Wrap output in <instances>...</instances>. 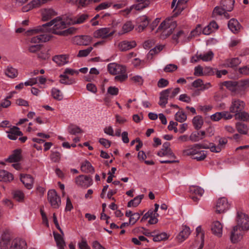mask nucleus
<instances>
[{"label":"nucleus","mask_w":249,"mask_h":249,"mask_svg":"<svg viewBox=\"0 0 249 249\" xmlns=\"http://www.w3.org/2000/svg\"><path fill=\"white\" fill-rule=\"evenodd\" d=\"M14 179L13 175L4 170H0V181L4 182H10Z\"/></svg>","instance_id":"nucleus-35"},{"label":"nucleus","mask_w":249,"mask_h":249,"mask_svg":"<svg viewBox=\"0 0 249 249\" xmlns=\"http://www.w3.org/2000/svg\"><path fill=\"white\" fill-rule=\"evenodd\" d=\"M236 129L239 133L242 134H246L247 133V126L241 123H237L236 124Z\"/></svg>","instance_id":"nucleus-55"},{"label":"nucleus","mask_w":249,"mask_h":249,"mask_svg":"<svg viewBox=\"0 0 249 249\" xmlns=\"http://www.w3.org/2000/svg\"><path fill=\"white\" fill-rule=\"evenodd\" d=\"M29 31V30H28L27 32H26V34L27 36H34L30 38V43L34 44H40L41 43L49 41L51 38V36L45 33L46 31L44 28H43L42 31L36 34H29V33H28Z\"/></svg>","instance_id":"nucleus-3"},{"label":"nucleus","mask_w":249,"mask_h":249,"mask_svg":"<svg viewBox=\"0 0 249 249\" xmlns=\"http://www.w3.org/2000/svg\"><path fill=\"white\" fill-rule=\"evenodd\" d=\"M53 61L59 66H62L69 62V56L66 54H60L54 56Z\"/></svg>","instance_id":"nucleus-29"},{"label":"nucleus","mask_w":249,"mask_h":249,"mask_svg":"<svg viewBox=\"0 0 249 249\" xmlns=\"http://www.w3.org/2000/svg\"><path fill=\"white\" fill-rule=\"evenodd\" d=\"M114 34V31L109 28H101L93 32L94 38L106 39L111 37Z\"/></svg>","instance_id":"nucleus-7"},{"label":"nucleus","mask_w":249,"mask_h":249,"mask_svg":"<svg viewBox=\"0 0 249 249\" xmlns=\"http://www.w3.org/2000/svg\"><path fill=\"white\" fill-rule=\"evenodd\" d=\"M107 69L110 74L116 75L126 71L124 66L116 63H109L107 66Z\"/></svg>","instance_id":"nucleus-15"},{"label":"nucleus","mask_w":249,"mask_h":249,"mask_svg":"<svg viewBox=\"0 0 249 249\" xmlns=\"http://www.w3.org/2000/svg\"><path fill=\"white\" fill-rule=\"evenodd\" d=\"M206 133L204 131L194 132L189 136V140L192 142H197L205 138Z\"/></svg>","instance_id":"nucleus-28"},{"label":"nucleus","mask_w":249,"mask_h":249,"mask_svg":"<svg viewBox=\"0 0 249 249\" xmlns=\"http://www.w3.org/2000/svg\"><path fill=\"white\" fill-rule=\"evenodd\" d=\"M228 142V140L225 138H221L218 141V144L215 145L213 143L208 144L209 148L212 152L219 153L224 149Z\"/></svg>","instance_id":"nucleus-14"},{"label":"nucleus","mask_w":249,"mask_h":249,"mask_svg":"<svg viewBox=\"0 0 249 249\" xmlns=\"http://www.w3.org/2000/svg\"><path fill=\"white\" fill-rule=\"evenodd\" d=\"M168 238V235L165 232H161L153 236V240L155 242H160Z\"/></svg>","instance_id":"nucleus-56"},{"label":"nucleus","mask_w":249,"mask_h":249,"mask_svg":"<svg viewBox=\"0 0 249 249\" xmlns=\"http://www.w3.org/2000/svg\"><path fill=\"white\" fill-rule=\"evenodd\" d=\"M204 192L203 189L198 186H191L190 188L191 197L195 202H197L199 200V197L203 195Z\"/></svg>","instance_id":"nucleus-19"},{"label":"nucleus","mask_w":249,"mask_h":249,"mask_svg":"<svg viewBox=\"0 0 249 249\" xmlns=\"http://www.w3.org/2000/svg\"><path fill=\"white\" fill-rule=\"evenodd\" d=\"M20 180L27 189L30 190L33 188L34 178L31 175L21 174L20 175Z\"/></svg>","instance_id":"nucleus-18"},{"label":"nucleus","mask_w":249,"mask_h":249,"mask_svg":"<svg viewBox=\"0 0 249 249\" xmlns=\"http://www.w3.org/2000/svg\"><path fill=\"white\" fill-rule=\"evenodd\" d=\"M21 159V150H15L13 154L6 159V161L9 162H17L19 161Z\"/></svg>","instance_id":"nucleus-33"},{"label":"nucleus","mask_w":249,"mask_h":249,"mask_svg":"<svg viewBox=\"0 0 249 249\" xmlns=\"http://www.w3.org/2000/svg\"><path fill=\"white\" fill-rule=\"evenodd\" d=\"M47 196L48 200L53 208L57 209L60 207L61 203V199L55 190H50Z\"/></svg>","instance_id":"nucleus-6"},{"label":"nucleus","mask_w":249,"mask_h":249,"mask_svg":"<svg viewBox=\"0 0 249 249\" xmlns=\"http://www.w3.org/2000/svg\"><path fill=\"white\" fill-rule=\"evenodd\" d=\"M89 18L88 13H80L75 16L68 17L67 22L71 25L81 24L86 22Z\"/></svg>","instance_id":"nucleus-4"},{"label":"nucleus","mask_w":249,"mask_h":249,"mask_svg":"<svg viewBox=\"0 0 249 249\" xmlns=\"http://www.w3.org/2000/svg\"><path fill=\"white\" fill-rule=\"evenodd\" d=\"M240 63V60L238 58L236 57L226 59L225 62V65L226 67L233 68L237 66Z\"/></svg>","instance_id":"nucleus-37"},{"label":"nucleus","mask_w":249,"mask_h":249,"mask_svg":"<svg viewBox=\"0 0 249 249\" xmlns=\"http://www.w3.org/2000/svg\"><path fill=\"white\" fill-rule=\"evenodd\" d=\"M222 85L231 92L236 93L237 82L234 81H225Z\"/></svg>","instance_id":"nucleus-41"},{"label":"nucleus","mask_w":249,"mask_h":249,"mask_svg":"<svg viewBox=\"0 0 249 249\" xmlns=\"http://www.w3.org/2000/svg\"><path fill=\"white\" fill-rule=\"evenodd\" d=\"M138 22H140V25L136 30L138 32H141L143 31V30L148 25L149 20L146 16H143L138 19Z\"/></svg>","instance_id":"nucleus-32"},{"label":"nucleus","mask_w":249,"mask_h":249,"mask_svg":"<svg viewBox=\"0 0 249 249\" xmlns=\"http://www.w3.org/2000/svg\"><path fill=\"white\" fill-rule=\"evenodd\" d=\"M189 0H178L175 8H174V11L177 10V12L180 13L184 8V5Z\"/></svg>","instance_id":"nucleus-53"},{"label":"nucleus","mask_w":249,"mask_h":249,"mask_svg":"<svg viewBox=\"0 0 249 249\" xmlns=\"http://www.w3.org/2000/svg\"><path fill=\"white\" fill-rule=\"evenodd\" d=\"M134 27V25L131 21H127L125 22L122 27V31L121 34H124L132 31Z\"/></svg>","instance_id":"nucleus-46"},{"label":"nucleus","mask_w":249,"mask_h":249,"mask_svg":"<svg viewBox=\"0 0 249 249\" xmlns=\"http://www.w3.org/2000/svg\"><path fill=\"white\" fill-rule=\"evenodd\" d=\"M188 32L183 30H179L174 33L172 36L173 43L177 44L180 42L183 43L190 40Z\"/></svg>","instance_id":"nucleus-9"},{"label":"nucleus","mask_w":249,"mask_h":249,"mask_svg":"<svg viewBox=\"0 0 249 249\" xmlns=\"http://www.w3.org/2000/svg\"><path fill=\"white\" fill-rule=\"evenodd\" d=\"M178 69V66L176 65L170 64L167 65L164 69V71L167 72H171L175 71Z\"/></svg>","instance_id":"nucleus-63"},{"label":"nucleus","mask_w":249,"mask_h":249,"mask_svg":"<svg viewBox=\"0 0 249 249\" xmlns=\"http://www.w3.org/2000/svg\"><path fill=\"white\" fill-rule=\"evenodd\" d=\"M193 124L196 129H200L203 124L201 117L199 116L195 117L193 119Z\"/></svg>","instance_id":"nucleus-47"},{"label":"nucleus","mask_w":249,"mask_h":249,"mask_svg":"<svg viewBox=\"0 0 249 249\" xmlns=\"http://www.w3.org/2000/svg\"><path fill=\"white\" fill-rule=\"evenodd\" d=\"M13 198L18 202H23L24 200L25 195L23 192L20 190H16L13 192Z\"/></svg>","instance_id":"nucleus-45"},{"label":"nucleus","mask_w":249,"mask_h":249,"mask_svg":"<svg viewBox=\"0 0 249 249\" xmlns=\"http://www.w3.org/2000/svg\"><path fill=\"white\" fill-rule=\"evenodd\" d=\"M211 230L214 235L221 237L222 235L223 225L219 221H215L211 225Z\"/></svg>","instance_id":"nucleus-22"},{"label":"nucleus","mask_w":249,"mask_h":249,"mask_svg":"<svg viewBox=\"0 0 249 249\" xmlns=\"http://www.w3.org/2000/svg\"><path fill=\"white\" fill-rule=\"evenodd\" d=\"M54 238L59 249H64L65 243L62 236L58 233L53 232Z\"/></svg>","instance_id":"nucleus-38"},{"label":"nucleus","mask_w":249,"mask_h":249,"mask_svg":"<svg viewBox=\"0 0 249 249\" xmlns=\"http://www.w3.org/2000/svg\"><path fill=\"white\" fill-rule=\"evenodd\" d=\"M143 198V195H141L136 196L133 199L131 200L127 203L128 207H136L141 202L142 199Z\"/></svg>","instance_id":"nucleus-40"},{"label":"nucleus","mask_w":249,"mask_h":249,"mask_svg":"<svg viewBox=\"0 0 249 249\" xmlns=\"http://www.w3.org/2000/svg\"><path fill=\"white\" fill-rule=\"evenodd\" d=\"M8 138L12 140H16L18 137L22 135V133L20 131L19 128L17 126H13L9 131H7Z\"/></svg>","instance_id":"nucleus-26"},{"label":"nucleus","mask_w":249,"mask_h":249,"mask_svg":"<svg viewBox=\"0 0 249 249\" xmlns=\"http://www.w3.org/2000/svg\"><path fill=\"white\" fill-rule=\"evenodd\" d=\"M81 170L83 172L86 173H93L94 172L93 167L90 162L87 160L82 163L81 166Z\"/></svg>","instance_id":"nucleus-39"},{"label":"nucleus","mask_w":249,"mask_h":249,"mask_svg":"<svg viewBox=\"0 0 249 249\" xmlns=\"http://www.w3.org/2000/svg\"><path fill=\"white\" fill-rule=\"evenodd\" d=\"M164 48V45H159L151 49L147 55L148 59H152L154 55L160 52Z\"/></svg>","instance_id":"nucleus-42"},{"label":"nucleus","mask_w":249,"mask_h":249,"mask_svg":"<svg viewBox=\"0 0 249 249\" xmlns=\"http://www.w3.org/2000/svg\"><path fill=\"white\" fill-rule=\"evenodd\" d=\"M27 244L25 240L20 238L13 240L9 249H26Z\"/></svg>","instance_id":"nucleus-23"},{"label":"nucleus","mask_w":249,"mask_h":249,"mask_svg":"<svg viewBox=\"0 0 249 249\" xmlns=\"http://www.w3.org/2000/svg\"><path fill=\"white\" fill-rule=\"evenodd\" d=\"M170 92V89H166L160 92L159 105L162 107H165L166 105L167 104L168 100L170 98L169 94Z\"/></svg>","instance_id":"nucleus-21"},{"label":"nucleus","mask_w":249,"mask_h":249,"mask_svg":"<svg viewBox=\"0 0 249 249\" xmlns=\"http://www.w3.org/2000/svg\"><path fill=\"white\" fill-rule=\"evenodd\" d=\"M170 144L168 142H164L162 148L158 152L157 155L160 157H167L175 159L176 156L170 147Z\"/></svg>","instance_id":"nucleus-13"},{"label":"nucleus","mask_w":249,"mask_h":249,"mask_svg":"<svg viewBox=\"0 0 249 249\" xmlns=\"http://www.w3.org/2000/svg\"><path fill=\"white\" fill-rule=\"evenodd\" d=\"M61 158V155L58 152H53L50 156L51 160L53 162H58Z\"/></svg>","instance_id":"nucleus-60"},{"label":"nucleus","mask_w":249,"mask_h":249,"mask_svg":"<svg viewBox=\"0 0 249 249\" xmlns=\"http://www.w3.org/2000/svg\"><path fill=\"white\" fill-rule=\"evenodd\" d=\"M128 78L127 74L126 71L124 72L120 73V74L116 75L114 79L117 82H123L125 81Z\"/></svg>","instance_id":"nucleus-57"},{"label":"nucleus","mask_w":249,"mask_h":249,"mask_svg":"<svg viewBox=\"0 0 249 249\" xmlns=\"http://www.w3.org/2000/svg\"><path fill=\"white\" fill-rule=\"evenodd\" d=\"M75 183L79 187L87 188L92 184L93 181L89 176L80 175L75 178Z\"/></svg>","instance_id":"nucleus-10"},{"label":"nucleus","mask_w":249,"mask_h":249,"mask_svg":"<svg viewBox=\"0 0 249 249\" xmlns=\"http://www.w3.org/2000/svg\"><path fill=\"white\" fill-rule=\"evenodd\" d=\"M206 155L207 152L206 151L200 150L192 158L197 161H201L204 160L206 158Z\"/></svg>","instance_id":"nucleus-48"},{"label":"nucleus","mask_w":249,"mask_h":249,"mask_svg":"<svg viewBox=\"0 0 249 249\" xmlns=\"http://www.w3.org/2000/svg\"><path fill=\"white\" fill-rule=\"evenodd\" d=\"M68 132L72 135L83 133V130L78 126L74 124H70L68 127Z\"/></svg>","instance_id":"nucleus-44"},{"label":"nucleus","mask_w":249,"mask_h":249,"mask_svg":"<svg viewBox=\"0 0 249 249\" xmlns=\"http://www.w3.org/2000/svg\"><path fill=\"white\" fill-rule=\"evenodd\" d=\"M93 48L92 47H89L85 50H80L79 51L78 54L77 56L78 57H86L88 56L89 53L92 50Z\"/></svg>","instance_id":"nucleus-59"},{"label":"nucleus","mask_w":249,"mask_h":249,"mask_svg":"<svg viewBox=\"0 0 249 249\" xmlns=\"http://www.w3.org/2000/svg\"><path fill=\"white\" fill-rule=\"evenodd\" d=\"M42 19L47 21L56 15L55 12L52 9L45 8L41 10Z\"/></svg>","instance_id":"nucleus-27"},{"label":"nucleus","mask_w":249,"mask_h":249,"mask_svg":"<svg viewBox=\"0 0 249 249\" xmlns=\"http://www.w3.org/2000/svg\"><path fill=\"white\" fill-rule=\"evenodd\" d=\"M190 233L191 231L190 228L186 226H183L182 230L179 232L177 238L179 242L181 243L189 237Z\"/></svg>","instance_id":"nucleus-24"},{"label":"nucleus","mask_w":249,"mask_h":249,"mask_svg":"<svg viewBox=\"0 0 249 249\" xmlns=\"http://www.w3.org/2000/svg\"><path fill=\"white\" fill-rule=\"evenodd\" d=\"M136 3L132 5L136 10H142L147 7L150 4L151 0H136Z\"/></svg>","instance_id":"nucleus-30"},{"label":"nucleus","mask_w":249,"mask_h":249,"mask_svg":"<svg viewBox=\"0 0 249 249\" xmlns=\"http://www.w3.org/2000/svg\"><path fill=\"white\" fill-rule=\"evenodd\" d=\"M92 40V37L88 35L77 36L72 39L73 42L78 45H88Z\"/></svg>","instance_id":"nucleus-16"},{"label":"nucleus","mask_w":249,"mask_h":249,"mask_svg":"<svg viewBox=\"0 0 249 249\" xmlns=\"http://www.w3.org/2000/svg\"><path fill=\"white\" fill-rule=\"evenodd\" d=\"M60 17H57L51 21L46 23L42 26L36 27L34 29L29 30L28 33L31 34H36L43 31V28L46 31H49L54 34L66 36L72 33V29L69 28L63 31H60L67 27V24Z\"/></svg>","instance_id":"nucleus-1"},{"label":"nucleus","mask_w":249,"mask_h":249,"mask_svg":"<svg viewBox=\"0 0 249 249\" xmlns=\"http://www.w3.org/2000/svg\"><path fill=\"white\" fill-rule=\"evenodd\" d=\"M52 95L54 99L57 100H61L63 98L61 91L56 88H53L52 89Z\"/></svg>","instance_id":"nucleus-52"},{"label":"nucleus","mask_w":249,"mask_h":249,"mask_svg":"<svg viewBox=\"0 0 249 249\" xmlns=\"http://www.w3.org/2000/svg\"><path fill=\"white\" fill-rule=\"evenodd\" d=\"M235 117L243 121L249 120V114L245 111H240L235 115Z\"/></svg>","instance_id":"nucleus-51"},{"label":"nucleus","mask_w":249,"mask_h":249,"mask_svg":"<svg viewBox=\"0 0 249 249\" xmlns=\"http://www.w3.org/2000/svg\"><path fill=\"white\" fill-rule=\"evenodd\" d=\"M129 80L132 83L138 86H142L144 81L142 77L139 75L130 76Z\"/></svg>","instance_id":"nucleus-43"},{"label":"nucleus","mask_w":249,"mask_h":249,"mask_svg":"<svg viewBox=\"0 0 249 249\" xmlns=\"http://www.w3.org/2000/svg\"><path fill=\"white\" fill-rule=\"evenodd\" d=\"M176 21L168 18L163 21L158 28V31L161 32V37L166 38L170 36L176 28Z\"/></svg>","instance_id":"nucleus-2"},{"label":"nucleus","mask_w":249,"mask_h":249,"mask_svg":"<svg viewBox=\"0 0 249 249\" xmlns=\"http://www.w3.org/2000/svg\"><path fill=\"white\" fill-rule=\"evenodd\" d=\"M237 228L244 231L249 230V217L243 213H238L237 218Z\"/></svg>","instance_id":"nucleus-5"},{"label":"nucleus","mask_w":249,"mask_h":249,"mask_svg":"<svg viewBox=\"0 0 249 249\" xmlns=\"http://www.w3.org/2000/svg\"><path fill=\"white\" fill-rule=\"evenodd\" d=\"M245 107V103L238 99L232 100L229 108L230 112L234 113L235 115L243 110Z\"/></svg>","instance_id":"nucleus-11"},{"label":"nucleus","mask_w":249,"mask_h":249,"mask_svg":"<svg viewBox=\"0 0 249 249\" xmlns=\"http://www.w3.org/2000/svg\"><path fill=\"white\" fill-rule=\"evenodd\" d=\"M228 27L233 33H236L240 30L241 26L237 20L232 18L228 22Z\"/></svg>","instance_id":"nucleus-34"},{"label":"nucleus","mask_w":249,"mask_h":249,"mask_svg":"<svg viewBox=\"0 0 249 249\" xmlns=\"http://www.w3.org/2000/svg\"><path fill=\"white\" fill-rule=\"evenodd\" d=\"M201 148L209 149L208 144L205 143L195 144L188 147L186 149L183 150V152L184 154L187 156H191L193 157L194 155L196 154Z\"/></svg>","instance_id":"nucleus-8"},{"label":"nucleus","mask_w":249,"mask_h":249,"mask_svg":"<svg viewBox=\"0 0 249 249\" xmlns=\"http://www.w3.org/2000/svg\"><path fill=\"white\" fill-rule=\"evenodd\" d=\"M213 53L212 51H209L205 53L199 54V58L204 61H209L212 59Z\"/></svg>","instance_id":"nucleus-50"},{"label":"nucleus","mask_w":249,"mask_h":249,"mask_svg":"<svg viewBox=\"0 0 249 249\" xmlns=\"http://www.w3.org/2000/svg\"><path fill=\"white\" fill-rule=\"evenodd\" d=\"M40 44H34L30 43L28 47V51L30 53H35L40 50L41 48Z\"/></svg>","instance_id":"nucleus-58"},{"label":"nucleus","mask_w":249,"mask_h":249,"mask_svg":"<svg viewBox=\"0 0 249 249\" xmlns=\"http://www.w3.org/2000/svg\"><path fill=\"white\" fill-rule=\"evenodd\" d=\"M230 204L226 197H223L219 198L216 202L215 212L221 213L226 212L230 208Z\"/></svg>","instance_id":"nucleus-12"},{"label":"nucleus","mask_w":249,"mask_h":249,"mask_svg":"<svg viewBox=\"0 0 249 249\" xmlns=\"http://www.w3.org/2000/svg\"><path fill=\"white\" fill-rule=\"evenodd\" d=\"M245 231H241L237 226H234L231 232L230 239L232 243H236L240 241L243 238Z\"/></svg>","instance_id":"nucleus-17"},{"label":"nucleus","mask_w":249,"mask_h":249,"mask_svg":"<svg viewBox=\"0 0 249 249\" xmlns=\"http://www.w3.org/2000/svg\"><path fill=\"white\" fill-rule=\"evenodd\" d=\"M234 3V0H222L220 5L228 12L233 9Z\"/></svg>","instance_id":"nucleus-36"},{"label":"nucleus","mask_w":249,"mask_h":249,"mask_svg":"<svg viewBox=\"0 0 249 249\" xmlns=\"http://www.w3.org/2000/svg\"><path fill=\"white\" fill-rule=\"evenodd\" d=\"M213 16L214 18H216L217 16H223L226 18H230L228 12L221 6H216L214 8L213 10Z\"/></svg>","instance_id":"nucleus-31"},{"label":"nucleus","mask_w":249,"mask_h":249,"mask_svg":"<svg viewBox=\"0 0 249 249\" xmlns=\"http://www.w3.org/2000/svg\"><path fill=\"white\" fill-rule=\"evenodd\" d=\"M5 74L9 77L14 78L17 76L18 71L15 68L8 66L6 70Z\"/></svg>","instance_id":"nucleus-49"},{"label":"nucleus","mask_w":249,"mask_h":249,"mask_svg":"<svg viewBox=\"0 0 249 249\" xmlns=\"http://www.w3.org/2000/svg\"><path fill=\"white\" fill-rule=\"evenodd\" d=\"M249 88V80H241L237 82L236 93L242 94Z\"/></svg>","instance_id":"nucleus-25"},{"label":"nucleus","mask_w":249,"mask_h":249,"mask_svg":"<svg viewBox=\"0 0 249 249\" xmlns=\"http://www.w3.org/2000/svg\"><path fill=\"white\" fill-rule=\"evenodd\" d=\"M11 102L7 98L4 99L0 102V110L3 108H7L11 105Z\"/></svg>","instance_id":"nucleus-64"},{"label":"nucleus","mask_w":249,"mask_h":249,"mask_svg":"<svg viewBox=\"0 0 249 249\" xmlns=\"http://www.w3.org/2000/svg\"><path fill=\"white\" fill-rule=\"evenodd\" d=\"M186 119L187 116L183 112L178 111L175 114V119L180 123L184 122Z\"/></svg>","instance_id":"nucleus-54"},{"label":"nucleus","mask_w":249,"mask_h":249,"mask_svg":"<svg viewBox=\"0 0 249 249\" xmlns=\"http://www.w3.org/2000/svg\"><path fill=\"white\" fill-rule=\"evenodd\" d=\"M111 5V2H103L98 5L95 8V10L97 11L106 9L110 7Z\"/></svg>","instance_id":"nucleus-61"},{"label":"nucleus","mask_w":249,"mask_h":249,"mask_svg":"<svg viewBox=\"0 0 249 249\" xmlns=\"http://www.w3.org/2000/svg\"><path fill=\"white\" fill-rule=\"evenodd\" d=\"M117 48L122 52L126 51L136 46L135 41L123 40L118 43Z\"/></svg>","instance_id":"nucleus-20"},{"label":"nucleus","mask_w":249,"mask_h":249,"mask_svg":"<svg viewBox=\"0 0 249 249\" xmlns=\"http://www.w3.org/2000/svg\"><path fill=\"white\" fill-rule=\"evenodd\" d=\"M141 214L139 213H133L132 216L129 218V223L130 224H134L140 218Z\"/></svg>","instance_id":"nucleus-62"}]
</instances>
